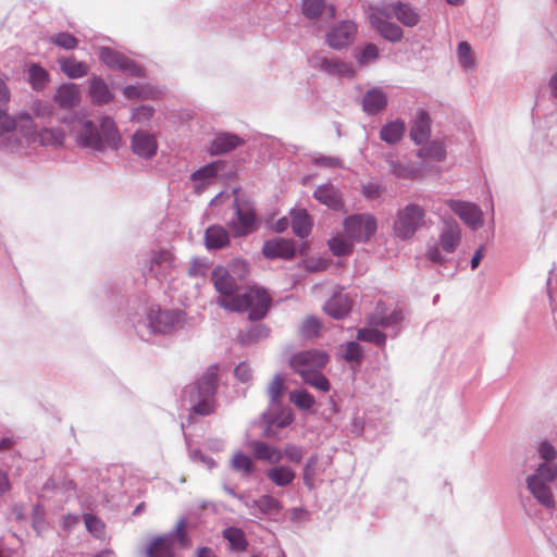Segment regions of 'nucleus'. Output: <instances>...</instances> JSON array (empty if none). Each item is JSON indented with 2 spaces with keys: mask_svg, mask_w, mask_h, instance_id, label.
I'll return each instance as SVG.
<instances>
[{
  "mask_svg": "<svg viewBox=\"0 0 557 557\" xmlns=\"http://www.w3.org/2000/svg\"><path fill=\"white\" fill-rule=\"evenodd\" d=\"M211 280L219 293L216 302L228 311H249L250 320L262 319L271 304V297L261 287H251L239 293L238 285L230 272L218 267L213 270Z\"/></svg>",
  "mask_w": 557,
  "mask_h": 557,
  "instance_id": "obj_1",
  "label": "nucleus"
},
{
  "mask_svg": "<svg viewBox=\"0 0 557 557\" xmlns=\"http://www.w3.org/2000/svg\"><path fill=\"white\" fill-rule=\"evenodd\" d=\"M78 146L97 151L116 150L121 145V135L112 117L103 116L99 126L92 121L79 117L72 126Z\"/></svg>",
  "mask_w": 557,
  "mask_h": 557,
  "instance_id": "obj_2",
  "label": "nucleus"
},
{
  "mask_svg": "<svg viewBox=\"0 0 557 557\" xmlns=\"http://www.w3.org/2000/svg\"><path fill=\"white\" fill-rule=\"evenodd\" d=\"M329 359V355L323 350H306L295 354L289 360V366L304 383L317 391L327 393L331 384L321 371L327 364Z\"/></svg>",
  "mask_w": 557,
  "mask_h": 557,
  "instance_id": "obj_3",
  "label": "nucleus"
},
{
  "mask_svg": "<svg viewBox=\"0 0 557 557\" xmlns=\"http://www.w3.org/2000/svg\"><path fill=\"white\" fill-rule=\"evenodd\" d=\"M8 134L7 148L12 152H22L23 143L34 140L35 122L33 116L26 111L12 115L0 106V137Z\"/></svg>",
  "mask_w": 557,
  "mask_h": 557,
  "instance_id": "obj_4",
  "label": "nucleus"
},
{
  "mask_svg": "<svg viewBox=\"0 0 557 557\" xmlns=\"http://www.w3.org/2000/svg\"><path fill=\"white\" fill-rule=\"evenodd\" d=\"M218 372V366H210L198 382L184 389L183 398L190 405L194 412L206 416L213 411Z\"/></svg>",
  "mask_w": 557,
  "mask_h": 557,
  "instance_id": "obj_5",
  "label": "nucleus"
},
{
  "mask_svg": "<svg viewBox=\"0 0 557 557\" xmlns=\"http://www.w3.org/2000/svg\"><path fill=\"white\" fill-rule=\"evenodd\" d=\"M462 230L454 219H444L435 244L429 245L425 258L434 264H444L448 261L447 255L454 253L460 246Z\"/></svg>",
  "mask_w": 557,
  "mask_h": 557,
  "instance_id": "obj_6",
  "label": "nucleus"
},
{
  "mask_svg": "<svg viewBox=\"0 0 557 557\" xmlns=\"http://www.w3.org/2000/svg\"><path fill=\"white\" fill-rule=\"evenodd\" d=\"M557 479V465L539 463L525 478L527 488L533 498L546 509H555L556 502L549 483Z\"/></svg>",
  "mask_w": 557,
  "mask_h": 557,
  "instance_id": "obj_7",
  "label": "nucleus"
},
{
  "mask_svg": "<svg viewBox=\"0 0 557 557\" xmlns=\"http://www.w3.org/2000/svg\"><path fill=\"white\" fill-rule=\"evenodd\" d=\"M426 223V212L418 203H407L398 209L393 222V234L400 240H410Z\"/></svg>",
  "mask_w": 557,
  "mask_h": 557,
  "instance_id": "obj_8",
  "label": "nucleus"
},
{
  "mask_svg": "<svg viewBox=\"0 0 557 557\" xmlns=\"http://www.w3.org/2000/svg\"><path fill=\"white\" fill-rule=\"evenodd\" d=\"M183 323V314L180 311L161 310L158 306H151L147 317L137 327L144 326L149 334H168L176 330ZM139 333H143L138 329Z\"/></svg>",
  "mask_w": 557,
  "mask_h": 557,
  "instance_id": "obj_9",
  "label": "nucleus"
},
{
  "mask_svg": "<svg viewBox=\"0 0 557 557\" xmlns=\"http://www.w3.org/2000/svg\"><path fill=\"white\" fill-rule=\"evenodd\" d=\"M311 69L336 78L351 79L356 76L357 70L350 62L339 58H329L323 51H317L308 58Z\"/></svg>",
  "mask_w": 557,
  "mask_h": 557,
  "instance_id": "obj_10",
  "label": "nucleus"
},
{
  "mask_svg": "<svg viewBox=\"0 0 557 557\" xmlns=\"http://www.w3.org/2000/svg\"><path fill=\"white\" fill-rule=\"evenodd\" d=\"M345 236L357 243H367L377 231V220L370 213L347 216L343 222Z\"/></svg>",
  "mask_w": 557,
  "mask_h": 557,
  "instance_id": "obj_11",
  "label": "nucleus"
},
{
  "mask_svg": "<svg viewBox=\"0 0 557 557\" xmlns=\"http://www.w3.org/2000/svg\"><path fill=\"white\" fill-rule=\"evenodd\" d=\"M236 218L228 222V228L233 236H247L259 228V222L255 208L248 200L234 201Z\"/></svg>",
  "mask_w": 557,
  "mask_h": 557,
  "instance_id": "obj_12",
  "label": "nucleus"
},
{
  "mask_svg": "<svg viewBox=\"0 0 557 557\" xmlns=\"http://www.w3.org/2000/svg\"><path fill=\"white\" fill-rule=\"evenodd\" d=\"M445 203L471 230L475 231L483 226V212L475 203L455 199H447Z\"/></svg>",
  "mask_w": 557,
  "mask_h": 557,
  "instance_id": "obj_13",
  "label": "nucleus"
},
{
  "mask_svg": "<svg viewBox=\"0 0 557 557\" xmlns=\"http://www.w3.org/2000/svg\"><path fill=\"white\" fill-rule=\"evenodd\" d=\"M175 268L176 258L172 250L160 249L151 252L149 271L159 281L170 278Z\"/></svg>",
  "mask_w": 557,
  "mask_h": 557,
  "instance_id": "obj_14",
  "label": "nucleus"
},
{
  "mask_svg": "<svg viewBox=\"0 0 557 557\" xmlns=\"http://www.w3.org/2000/svg\"><path fill=\"white\" fill-rule=\"evenodd\" d=\"M356 34L357 26L354 22L342 21L327 30L325 41L330 48L341 50L352 44Z\"/></svg>",
  "mask_w": 557,
  "mask_h": 557,
  "instance_id": "obj_15",
  "label": "nucleus"
},
{
  "mask_svg": "<svg viewBox=\"0 0 557 557\" xmlns=\"http://www.w3.org/2000/svg\"><path fill=\"white\" fill-rule=\"evenodd\" d=\"M392 17V13L387 11V8H375L370 14V22L385 39L398 41L403 37V29L388 21Z\"/></svg>",
  "mask_w": 557,
  "mask_h": 557,
  "instance_id": "obj_16",
  "label": "nucleus"
},
{
  "mask_svg": "<svg viewBox=\"0 0 557 557\" xmlns=\"http://www.w3.org/2000/svg\"><path fill=\"white\" fill-rule=\"evenodd\" d=\"M99 58L109 67L119 69L133 76H140L143 74V70L138 65L111 48H100Z\"/></svg>",
  "mask_w": 557,
  "mask_h": 557,
  "instance_id": "obj_17",
  "label": "nucleus"
},
{
  "mask_svg": "<svg viewBox=\"0 0 557 557\" xmlns=\"http://www.w3.org/2000/svg\"><path fill=\"white\" fill-rule=\"evenodd\" d=\"M34 135L33 141L23 143L21 153H27L28 150L36 149L38 146L59 147L64 141V133L59 128H42L38 132L35 125Z\"/></svg>",
  "mask_w": 557,
  "mask_h": 557,
  "instance_id": "obj_18",
  "label": "nucleus"
},
{
  "mask_svg": "<svg viewBox=\"0 0 557 557\" xmlns=\"http://www.w3.org/2000/svg\"><path fill=\"white\" fill-rule=\"evenodd\" d=\"M132 150L140 158L151 159L158 150L157 138L146 131H137L132 136Z\"/></svg>",
  "mask_w": 557,
  "mask_h": 557,
  "instance_id": "obj_19",
  "label": "nucleus"
},
{
  "mask_svg": "<svg viewBox=\"0 0 557 557\" xmlns=\"http://www.w3.org/2000/svg\"><path fill=\"white\" fill-rule=\"evenodd\" d=\"M276 406L271 407L270 411L264 413L265 429L264 435L270 438H277L275 429H283L288 426L293 420L294 414L289 408H282L277 412H272Z\"/></svg>",
  "mask_w": 557,
  "mask_h": 557,
  "instance_id": "obj_20",
  "label": "nucleus"
},
{
  "mask_svg": "<svg viewBox=\"0 0 557 557\" xmlns=\"http://www.w3.org/2000/svg\"><path fill=\"white\" fill-rule=\"evenodd\" d=\"M384 160L388 164V172L397 178L418 180L421 177L422 170L419 166L410 162L403 163L393 153L385 154Z\"/></svg>",
  "mask_w": 557,
  "mask_h": 557,
  "instance_id": "obj_21",
  "label": "nucleus"
},
{
  "mask_svg": "<svg viewBox=\"0 0 557 557\" xmlns=\"http://www.w3.org/2000/svg\"><path fill=\"white\" fill-rule=\"evenodd\" d=\"M262 252L264 257L292 259L295 255V246L290 239L273 238L264 243Z\"/></svg>",
  "mask_w": 557,
  "mask_h": 557,
  "instance_id": "obj_22",
  "label": "nucleus"
},
{
  "mask_svg": "<svg viewBox=\"0 0 557 557\" xmlns=\"http://www.w3.org/2000/svg\"><path fill=\"white\" fill-rule=\"evenodd\" d=\"M53 101L59 108L69 110L78 106L81 101V90L76 84L65 83L58 87L53 96Z\"/></svg>",
  "mask_w": 557,
  "mask_h": 557,
  "instance_id": "obj_23",
  "label": "nucleus"
},
{
  "mask_svg": "<svg viewBox=\"0 0 557 557\" xmlns=\"http://www.w3.org/2000/svg\"><path fill=\"white\" fill-rule=\"evenodd\" d=\"M387 102L386 92L380 87H373L364 92L362 97V109L367 114L375 115L386 108Z\"/></svg>",
  "mask_w": 557,
  "mask_h": 557,
  "instance_id": "obj_24",
  "label": "nucleus"
},
{
  "mask_svg": "<svg viewBox=\"0 0 557 557\" xmlns=\"http://www.w3.org/2000/svg\"><path fill=\"white\" fill-rule=\"evenodd\" d=\"M313 198L332 210H341L343 208L342 194L331 183L318 186L313 193Z\"/></svg>",
  "mask_w": 557,
  "mask_h": 557,
  "instance_id": "obj_25",
  "label": "nucleus"
},
{
  "mask_svg": "<svg viewBox=\"0 0 557 557\" xmlns=\"http://www.w3.org/2000/svg\"><path fill=\"white\" fill-rule=\"evenodd\" d=\"M248 448L251 450L253 456L261 461L276 465L283 459L282 450L265 442L251 441L248 443Z\"/></svg>",
  "mask_w": 557,
  "mask_h": 557,
  "instance_id": "obj_26",
  "label": "nucleus"
},
{
  "mask_svg": "<svg viewBox=\"0 0 557 557\" xmlns=\"http://www.w3.org/2000/svg\"><path fill=\"white\" fill-rule=\"evenodd\" d=\"M431 134V120L426 111L419 110L410 129V138L414 144L426 141Z\"/></svg>",
  "mask_w": 557,
  "mask_h": 557,
  "instance_id": "obj_27",
  "label": "nucleus"
},
{
  "mask_svg": "<svg viewBox=\"0 0 557 557\" xmlns=\"http://www.w3.org/2000/svg\"><path fill=\"white\" fill-rule=\"evenodd\" d=\"M350 309L351 299L343 293L334 294L324 306V311L334 319L344 318Z\"/></svg>",
  "mask_w": 557,
  "mask_h": 557,
  "instance_id": "obj_28",
  "label": "nucleus"
},
{
  "mask_svg": "<svg viewBox=\"0 0 557 557\" xmlns=\"http://www.w3.org/2000/svg\"><path fill=\"white\" fill-rule=\"evenodd\" d=\"M404 319L400 310H394L386 314V309L379 304L374 313L369 317V324L374 326L389 327L399 324Z\"/></svg>",
  "mask_w": 557,
  "mask_h": 557,
  "instance_id": "obj_29",
  "label": "nucleus"
},
{
  "mask_svg": "<svg viewBox=\"0 0 557 557\" xmlns=\"http://www.w3.org/2000/svg\"><path fill=\"white\" fill-rule=\"evenodd\" d=\"M230 244V234L221 225H211L205 233V245L207 249H221Z\"/></svg>",
  "mask_w": 557,
  "mask_h": 557,
  "instance_id": "obj_30",
  "label": "nucleus"
},
{
  "mask_svg": "<svg viewBox=\"0 0 557 557\" xmlns=\"http://www.w3.org/2000/svg\"><path fill=\"white\" fill-rule=\"evenodd\" d=\"M267 478L276 486L285 487L293 483L296 478L295 471L285 465H277L270 468L267 472Z\"/></svg>",
  "mask_w": 557,
  "mask_h": 557,
  "instance_id": "obj_31",
  "label": "nucleus"
},
{
  "mask_svg": "<svg viewBox=\"0 0 557 557\" xmlns=\"http://www.w3.org/2000/svg\"><path fill=\"white\" fill-rule=\"evenodd\" d=\"M417 157L422 159L423 161H433V162H442L446 158V148L441 140H432L422 146L418 152Z\"/></svg>",
  "mask_w": 557,
  "mask_h": 557,
  "instance_id": "obj_32",
  "label": "nucleus"
},
{
  "mask_svg": "<svg viewBox=\"0 0 557 557\" xmlns=\"http://www.w3.org/2000/svg\"><path fill=\"white\" fill-rule=\"evenodd\" d=\"M290 218L294 233L301 238L307 237L312 228V220L308 212L305 209H293Z\"/></svg>",
  "mask_w": 557,
  "mask_h": 557,
  "instance_id": "obj_33",
  "label": "nucleus"
},
{
  "mask_svg": "<svg viewBox=\"0 0 557 557\" xmlns=\"http://www.w3.org/2000/svg\"><path fill=\"white\" fill-rule=\"evenodd\" d=\"M406 131V124L403 120L396 119L386 123L380 131V138L389 144L394 145L401 140Z\"/></svg>",
  "mask_w": 557,
  "mask_h": 557,
  "instance_id": "obj_34",
  "label": "nucleus"
},
{
  "mask_svg": "<svg viewBox=\"0 0 557 557\" xmlns=\"http://www.w3.org/2000/svg\"><path fill=\"white\" fill-rule=\"evenodd\" d=\"M387 11L392 13L400 23L405 26H414L419 22L418 13L409 5L405 3L387 4L384 5Z\"/></svg>",
  "mask_w": 557,
  "mask_h": 557,
  "instance_id": "obj_35",
  "label": "nucleus"
},
{
  "mask_svg": "<svg viewBox=\"0 0 557 557\" xmlns=\"http://www.w3.org/2000/svg\"><path fill=\"white\" fill-rule=\"evenodd\" d=\"M61 72L69 78H82L88 73V65L74 58H60L58 60Z\"/></svg>",
  "mask_w": 557,
  "mask_h": 557,
  "instance_id": "obj_36",
  "label": "nucleus"
},
{
  "mask_svg": "<svg viewBox=\"0 0 557 557\" xmlns=\"http://www.w3.org/2000/svg\"><path fill=\"white\" fill-rule=\"evenodd\" d=\"M89 96L94 103L104 104L111 101L112 94L106 82L100 77H92L89 83Z\"/></svg>",
  "mask_w": 557,
  "mask_h": 557,
  "instance_id": "obj_37",
  "label": "nucleus"
},
{
  "mask_svg": "<svg viewBox=\"0 0 557 557\" xmlns=\"http://www.w3.org/2000/svg\"><path fill=\"white\" fill-rule=\"evenodd\" d=\"M301 10L304 15L309 20H315L324 12L327 16L334 17L335 11L333 7H326L323 0H302Z\"/></svg>",
  "mask_w": 557,
  "mask_h": 557,
  "instance_id": "obj_38",
  "label": "nucleus"
},
{
  "mask_svg": "<svg viewBox=\"0 0 557 557\" xmlns=\"http://www.w3.org/2000/svg\"><path fill=\"white\" fill-rule=\"evenodd\" d=\"M245 506L251 509L252 513H276L281 509L278 500L269 495H264L251 502L245 500Z\"/></svg>",
  "mask_w": 557,
  "mask_h": 557,
  "instance_id": "obj_39",
  "label": "nucleus"
},
{
  "mask_svg": "<svg viewBox=\"0 0 557 557\" xmlns=\"http://www.w3.org/2000/svg\"><path fill=\"white\" fill-rule=\"evenodd\" d=\"M148 557H175L171 536H158L146 549Z\"/></svg>",
  "mask_w": 557,
  "mask_h": 557,
  "instance_id": "obj_40",
  "label": "nucleus"
},
{
  "mask_svg": "<svg viewBox=\"0 0 557 557\" xmlns=\"http://www.w3.org/2000/svg\"><path fill=\"white\" fill-rule=\"evenodd\" d=\"M242 144V140L236 135L222 134L215 137L211 144V153L222 154L226 153Z\"/></svg>",
  "mask_w": 557,
  "mask_h": 557,
  "instance_id": "obj_41",
  "label": "nucleus"
},
{
  "mask_svg": "<svg viewBox=\"0 0 557 557\" xmlns=\"http://www.w3.org/2000/svg\"><path fill=\"white\" fill-rule=\"evenodd\" d=\"M223 169L222 162H212L207 164L191 174V181L199 182L198 188H202L210 180L214 178Z\"/></svg>",
  "mask_w": 557,
  "mask_h": 557,
  "instance_id": "obj_42",
  "label": "nucleus"
},
{
  "mask_svg": "<svg viewBox=\"0 0 557 557\" xmlns=\"http://www.w3.org/2000/svg\"><path fill=\"white\" fill-rule=\"evenodd\" d=\"M27 72L28 82L35 90L45 89L50 82L49 73L38 64H30Z\"/></svg>",
  "mask_w": 557,
  "mask_h": 557,
  "instance_id": "obj_43",
  "label": "nucleus"
},
{
  "mask_svg": "<svg viewBox=\"0 0 557 557\" xmlns=\"http://www.w3.org/2000/svg\"><path fill=\"white\" fill-rule=\"evenodd\" d=\"M269 335V329L264 324H256L239 334V341L244 345H251Z\"/></svg>",
  "mask_w": 557,
  "mask_h": 557,
  "instance_id": "obj_44",
  "label": "nucleus"
},
{
  "mask_svg": "<svg viewBox=\"0 0 557 557\" xmlns=\"http://www.w3.org/2000/svg\"><path fill=\"white\" fill-rule=\"evenodd\" d=\"M289 399L301 410H310L315 404L314 397L305 389L293 391Z\"/></svg>",
  "mask_w": 557,
  "mask_h": 557,
  "instance_id": "obj_45",
  "label": "nucleus"
},
{
  "mask_svg": "<svg viewBox=\"0 0 557 557\" xmlns=\"http://www.w3.org/2000/svg\"><path fill=\"white\" fill-rule=\"evenodd\" d=\"M231 466L235 471L242 472L244 475L251 474L255 469L251 458L242 451L234 454Z\"/></svg>",
  "mask_w": 557,
  "mask_h": 557,
  "instance_id": "obj_46",
  "label": "nucleus"
},
{
  "mask_svg": "<svg viewBox=\"0 0 557 557\" xmlns=\"http://www.w3.org/2000/svg\"><path fill=\"white\" fill-rule=\"evenodd\" d=\"M540 458L543 460L541 463L557 465V449L548 440H543L536 447Z\"/></svg>",
  "mask_w": 557,
  "mask_h": 557,
  "instance_id": "obj_47",
  "label": "nucleus"
},
{
  "mask_svg": "<svg viewBox=\"0 0 557 557\" xmlns=\"http://www.w3.org/2000/svg\"><path fill=\"white\" fill-rule=\"evenodd\" d=\"M352 243L348 237L344 238L343 236H335L330 239L329 246L331 251L337 256H346L352 251Z\"/></svg>",
  "mask_w": 557,
  "mask_h": 557,
  "instance_id": "obj_48",
  "label": "nucleus"
},
{
  "mask_svg": "<svg viewBox=\"0 0 557 557\" xmlns=\"http://www.w3.org/2000/svg\"><path fill=\"white\" fill-rule=\"evenodd\" d=\"M379 55V48L374 44H368L356 53V60L360 66H366L377 60Z\"/></svg>",
  "mask_w": 557,
  "mask_h": 557,
  "instance_id": "obj_49",
  "label": "nucleus"
},
{
  "mask_svg": "<svg viewBox=\"0 0 557 557\" xmlns=\"http://www.w3.org/2000/svg\"><path fill=\"white\" fill-rule=\"evenodd\" d=\"M186 519L182 518L177 521L174 531L166 536H171V543L176 540L181 547L187 548L191 545L190 539L186 532Z\"/></svg>",
  "mask_w": 557,
  "mask_h": 557,
  "instance_id": "obj_50",
  "label": "nucleus"
},
{
  "mask_svg": "<svg viewBox=\"0 0 557 557\" xmlns=\"http://www.w3.org/2000/svg\"><path fill=\"white\" fill-rule=\"evenodd\" d=\"M359 341L373 343L377 346L385 345L386 335L375 329L364 327L360 329L357 334Z\"/></svg>",
  "mask_w": 557,
  "mask_h": 557,
  "instance_id": "obj_51",
  "label": "nucleus"
},
{
  "mask_svg": "<svg viewBox=\"0 0 557 557\" xmlns=\"http://www.w3.org/2000/svg\"><path fill=\"white\" fill-rule=\"evenodd\" d=\"M284 391V377L276 374L268 387L271 407L277 406Z\"/></svg>",
  "mask_w": 557,
  "mask_h": 557,
  "instance_id": "obj_52",
  "label": "nucleus"
},
{
  "mask_svg": "<svg viewBox=\"0 0 557 557\" xmlns=\"http://www.w3.org/2000/svg\"><path fill=\"white\" fill-rule=\"evenodd\" d=\"M458 60L460 65L465 69H472L474 66V58L471 46L467 41H461L457 49Z\"/></svg>",
  "mask_w": 557,
  "mask_h": 557,
  "instance_id": "obj_53",
  "label": "nucleus"
},
{
  "mask_svg": "<svg viewBox=\"0 0 557 557\" xmlns=\"http://www.w3.org/2000/svg\"><path fill=\"white\" fill-rule=\"evenodd\" d=\"M123 94L128 99H147L156 97L157 91L145 86H126L123 89Z\"/></svg>",
  "mask_w": 557,
  "mask_h": 557,
  "instance_id": "obj_54",
  "label": "nucleus"
},
{
  "mask_svg": "<svg viewBox=\"0 0 557 557\" xmlns=\"http://www.w3.org/2000/svg\"><path fill=\"white\" fill-rule=\"evenodd\" d=\"M319 462L318 455H312L306 462L304 468V483L308 488L314 487V479L317 475V467Z\"/></svg>",
  "mask_w": 557,
  "mask_h": 557,
  "instance_id": "obj_55",
  "label": "nucleus"
},
{
  "mask_svg": "<svg viewBox=\"0 0 557 557\" xmlns=\"http://www.w3.org/2000/svg\"><path fill=\"white\" fill-rule=\"evenodd\" d=\"M49 41L65 50L75 49L78 44L77 39L69 33L55 34L49 38Z\"/></svg>",
  "mask_w": 557,
  "mask_h": 557,
  "instance_id": "obj_56",
  "label": "nucleus"
},
{
  "mask_svg": "<svg viewBox=\"0 0 557 557\" xmlns=\"http://www.w3.org/2000/svg\"><path fill=\"white\" fill-rule=\"evenodd\" d=\"M224 536L234 548L244 549L246 547L245 535L242 530L228 528L224 531Z\"/></svg>",
  "mask_w": 557,
  "mask_h": 557,
  "instance_id": "obj_57",
  "label": "nucleus"
},
{
  "mask_svg": "<svg viewBox=\"0 0 557 557\" xmlns=\"http://www.w3.org/2000/svg\"><path fill=\"white\" fill-rule=\"evenodd\" d=\"M84 521L86 529L96 537H101L104 534V524L101 520L92 515H85Z\"/></svg>",
  "mask_w": 557,
  "mask_h": 557,
  "instance_id": "obj_58",
  "label": "nucleus"
},
{
  "mask_svg": "<svg viewBox=\"0 0 557 557\" xmlns=\"http://www.w3.org/2000/svg\"><path fill=\"white\" fill-rule=\"evenodd\" d=\"M320 329H321L320 321L313 317H308L304 321L300 332L304 337L310 338V337L317 336Z\"/></svg>",
  "mask_w": 557,
  "mask_h": 557,
  "instance_id": "obj_59",
  "label": "nucleus"
},
{
  "mask_svg": "<svg viewBox=\"0 0 557 557\" xmlns=\"http://www.w3.org/2000/svg\"><path fill=\"white\" fill-rule=\"evenodd\" d=\"M282 453L283 458L285 457L288 461L295 463H299L305 456V450L302 449V447L294 444L286 445Z\"/></svg>",
  "mask_w": 557,
  "mask_h": 557,
  "instance_id": "obj_60",
  "label": "nucleus"
},
{
  "mask_svg": "<svg viewBox=\"0 0 557 557\" xmlns=\"http://www.w3.org/2000/svg\"><path fill=\"white\" fill-rule=\"evenodd\" d=\"M311 162L318 166L323 168H341L342 161L336 157L322 156L314 153L311 156Z\"/></svg>",
  "mask_w": 557,
  "mask_h": 557,
  "instance_id": "obj_61",
  "label": "nucleus"
},
{
  "mask_svg": "<svg viewBox=\"0 0 557 557\" xmlns=\"http://www.w3.org/2000/svg\"><path fill=\"white\" fill-rule=\"evenodd\" d=\"M383 193V186L376 182H368L362 185V195L368 200H375L381 197Z\"/></svg>",
  "mask_w": 557,
  "mask_h": 557,
  "instance_id": "obj_62",
  "label": "nucleus"
},
{
  "mask_svg": "<svg viewBox=\"0 0 557 557\" xmlns=\"http://www.w3.org/2000/svg\"><path fill=\"white\" fill-rule=\"evenodd\" d=\"M153 109L148 106H140L138 108H135L132 112V121L137 123H144L149 121L153 115Z\"/></svg>",
  "mask_w": 557,
  "mask_h": 557,
  "instance_id": "obj_63",
  "label": "nucleus"
},
{
  "mask_svg": "<svg viewBox=\"0 0 557 557\" xmlns=\"http://www.w3.org/2000/svg\"><path fill=\"white\" fill-rule=\"evenodd\" d=\"M344 358L347 361L360 362L362 358V349L356 342H349L346 345Z\"/></svg>",
  "mask_w": 557,
  "mask_h": 557,
  "instance_id": "obj_64",
  "label": "nucleus"
}]
</instances>
